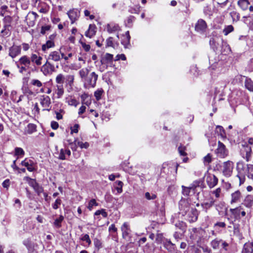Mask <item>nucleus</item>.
Segmentation results:
<instances>
[{"mask_svg": "<svg viewBox=\"0 0 253 253\" xmlns=\"http://www.w3.org/2000/svg\"><path fill=\"white\" fill-rule=\"evenodd\" d=\"M130 39V36L129 34V31H127L126 32L125 35L123 36V39L121 41L122 44L126 47L127 45L129 44Z\"/></svg>", "mask_w": 253, "mask_h": 253, "instance_id": "obj_30", "label": "nucleus"}, {"mask_svg": "<svg viewBox=\"0 0 253 253\" xmlns=\"http://www.w3.org/2000/svg\"><path fill=\"white\" fill-rule=\"evenodd\" d=\"M12 21V18L11 16L7 15L5 16L3 19V22L4 23V27L7 28L10 26V24Z\"/></svg>", "mask_w": 253, "mask_h": 253, "instance_id": "obj_35", "label": "nucleus"}, {"mask_svg": "<svg viewBox=\"0 0 253 253\" xmlns=\"http://www.w3.org/2000/svg\"><path fill=\"white\" fill-rule=\"evenodd\" d=\"M222 41H223L222 39L218 37H215L210 40V43L214 50H218L219 49L220 45L222 44Z\"/></svg>", "mask_w": 253, "mask_h": 253, "instance_id": "obj_11", "label": "nucleus"}, {"mask_svg": "<svg viewBox=\"0 0 253 253\" xmlns=\"http://www.w3.org/2000/svg\"><path fill=\"white\" fill-rule=\"evenodd\" d=\"M55 46L54 41H47L45 44H42V49L44 52L48 49Z\"/></svg>", "mask_w": 253, "mask_h": 253, "instance_id": "obj_29", "label": "nucleus"}, {"mask_svg": "<svg viewBox=\"0 0 253 253\" xmlns=\"http://www.w3.org/2000/svg\"><path fill=\"white\" fill-rule=\"evenodd\" d=\"M106 46L115 47L112 37H109L106 40Z\"/></svg>", "mask_w": 253, "mask_h": 253, "instance_id": "obj_52", "label": "nucleus"}, {"mask_svg": "<svg viewBox=\"0 0 253 253\" xmlns=\"http://www.w3.org/2000/svg\"><path fill=\"white\" fill-rule=\"evenodd\" d=\"M89 70L87 68H83L79 71V75L84 81L88 75Z\"/></svg>", "mask_w": 253, "mask_h": 253, "instance_id": "obj_33", "label": "nucleus"}, {"mask_svg": "<svg viewBox=\"0 0 253 253\" xmlns=\"http://www.w3.org/2000/svg\"><path fill=\"white\" fill-rule=\"evenodd\" d=\"M38 17L39 15L35 12H30L27 15L26 20L29 23L30 26H33L35 24V21Z\"/></svg>", "mask_w": 253, "mask_h": 253, "instance_id": "obj_15", "label": "nucleus"}, {"mask_svg": "<svg viewBox=\"0 0 253 253\" xmlns=\"http://www.w3.org/2000/svg\"><path fill=\"white\" fill-rule=\"evenodd\" d=\"M69 17L73 23L77 19V13L74 11H71L68 13Z\"/></svg>", "mask_w": 253, "mask_h": 253, "instance_id": "obj_43", "label": "nucleus"}, {"mask_svg": "<svg viewBox=\"0 0 253 253\" xmlns=\"http://www.w3.org/2000/svg\"><path fill=\"white\" fill-rule=\"evenodd\" d=\"M42 58L41 56H38L36 54H32L30 58L31 62L35 63L37 66H40L42 64Z\"/></svg>", "mask_w": 253, "mask_h": 253, "instance_id": "obj_25", "label": "nucleus"}, {"mask_svg": "<svg viewBox=\"0 0 253 253\" xmlns=\"http://www.w3.org/2000/svg\"><path fill=\"white\" fill-rule=\"evenodd\" d=\"M175 226L178 227L182 232H184L185 230V226L183 222H177L175 224Z\"/></svg>", "mask_w": 253, "mask_h": 253, "instance_id": "obj_62", "label": "nucleus"}, {"mask_svg": "<svg viewBox=\"0 0 253 253\" xmlns=\"http://www.w3.org/2000/svg\"><path fill=\"white\" fill-rule=\"evenodd\" d=\"M234 30V27L232 25H228L225 27V28L223 30V33L224 35L227 36L230 33L232 32Z\"/></svg>", "mask_w": 253, "mask_h": 253, "instance_id": "obj_41", "label": "nucleus"}, {"mask_svg": "<svg viewBox=\"0 0 253 253\" xmlns=\"http://www.w3.org/2000/svg\"><path fill=\"white\" fill-rule=\"evenodd\" d=\"M164 247L170 253L175 250V244L171 243L170 240H167L164 243Z\"/></svg>", "mask_w": 253, "mask_h": 253, "instance_id": "obj_24", "label": "nucleus"}, {"mask_svg": "<svg viewBox=\"0 0 253 253\" xmlns=\"http://www.w3.org/2000/svg\"><path fill=\"white\" fill-rule=\"evenodd\" d=\"M103 92L102 89H98L94 92V95L96 100L99 101L101 98V95Z\"/></svg>", "mask_w": 253, "mask_h": 253, "instance_id": "obj_42", "label": "nucleus"}, {"mask_svg": "<svg viewBox=\"0 0 253 253\" xmlns=\"http://www.w3.org/2000/svg\"><path fill=\"white\" fill-rule=\"evenodd\" d=\"M81 240L83 241H85L86 243H87L88 246H89L91 243V241L88 234H85L83 235L82 237L81 238Z\"/></svg>", "mask_w": 253, "mask_h": 253, "instance_id": "obj_48", "label": "nucleus"}, {"mask_svg": "<svg viewBox=\"0 0 253 253\" xmlns=\"http://www.w3.org/2000/svg\"><path fill=\"white\" fill-rule=\"evenodd\" d=\"M242 253H253V242L245 244L242 250Z\"/></svg>", "mask_w": 253, "mask_h": 253, "instance_id": "obj_27", "label": "nucleus"}, {"mask_svg": "<svg viewBox=\"0 0 253 253\" xmlns=\"http://www.w3.org/2000/svg\"><path fill=\"white\" fill-rule=\"evenodd\" d=\"M238 6L244 11L246 10L249 8L251 12L253 11V6L250 5V0H239L238 1Z\"/></svg>", "mask_w": 253, "mask_h": 253, "instance_id": "obj_12", "label": "nucleus"}, {"mask_svg": "<svg viewBox=\"0 0 253 253\" xmlns=\"http://www.w3.org/2000/svg\"><path fill=\"white\" fill-rule=\"evenodd\" d=\"M19 62L21 65L28 66V68L31 64V60L27 56L24 55L19 59Z\"/></svg>", "mask_w": 253, "mask_h": 253, "instance_id": "obj_26", "label": "nucleus"}, {"mask_svg": "<svg viewBox=\"0 0 253 253\" xmlns=\"http://www.w3.org/2000/svg\"><path fill=\"white\" fill-rule=\"evenodd\" d=\"M205 231L201 228H193L191 232L190 239L197 243V245L201 247L203 237Z\"/></svg>", "mask_w": 253, "mask_h": 253, "instance_id": "obj_2", "label": "nucleus"}, {"mask_svg": "<svg viewBox=\"0 0 253 253\" xmlns=\"http://www.w3.org/2000/svg\"><path fill=\"white\" fill-rule=\"evenodd\" d=\"M234 163L230 161L225 162L222 164V173L226 177H229L232 173Z\"/></svg>", "mask_w": 253, "mask_h": 253, "instance_id": "obj_6", "label": "nucleus"}, {"mask_svg": "<svg viewBox=\"0 0 253 253\" xmlns=\"http://www.w3.org/2000/svg\"><path fill=\"white\" fill-rule=\"evenodd\" d=\"M247 167L248 177L253 179V165L248 164Z\"/></svg>", "mask_w": 253, "mask_h": 253, "instance_id": "obj_36", "label": "nucleus"}, {"mask_svg": "<svg viewBox=\"0 0 253 253\" xmlns=\"http://www.w3.org/2000/svg\"><path fill=\"white\" fill-rule=\"evenodd\" d=\"M74 81V76L72 75H68L65 76L62 74H58L55 78V82L57 85H63L64 83L72 86Z\"/></svg>", "mask_w": 253, "mask_h": 253, "instance_id": "obj_1", "label": "nucleus"}, {"mask_svg": "<svg viewBox=\"0 0 253 253\" xmlns=\"http://www.w3.org/2000/svg\"><path fill=\"white\" fill-rule=\"evenodd\" d=\"M64 93L63 85H57V94L60 97Z\"/></svg>", "mask_w": 253, "mask_h": 253, "instance_id": "obj_46", "label": "nucleus"}, {"mask_svg": "<svg viewBox=\"0 0 253 253\" xmlns=\"http://www.w3.org/2000/svg\"><path fill=\"white\" fill-rule=\"evenodd\" d=\"M200 182H201L200 181L195 182V183H196L197 185L194 184V186H192V187H186L183 185L182 186V194L184 196H188L190 194V190L191 189L194 190L195 188L197 186H199Z\"/></svg>", "mask_w": 253, "mask_h": 253, "instance_id": "obj_21", "label": "nucleus"}, {"mask_svg": "<svg viewBox=\"0 0 253 253\" xmlns=\"http://www.w3.org/2000/svg\"><path fill=\"white\" fill-rule=\"evenodd\" d=\"M15 153L16 155H22L23 156L25 154L24 150L19 147H16L15 148Z\"/></svg>", "mask_w": 253, "mask_h": 253, "instance_id": "obj_54", "label": "nucleus"}, {"mask_svg": "<svg viewBox=\"0 0 253 253\" xmlns=\"http://www.w3.org/2000/svg\"><path fill=\"white\" fill-rule=\"evenodd\" d=\"M96 28L95 25H89L88 30L85 33V36L89 38H91L96 34Z\"/></svg>", "mask_w": 253, "mask_h": 253, "instance_id": "obj_19", "label": "nucleus"}, {"mask_svg": "<svg viewBox=\"0 0 253 253\" xmlns=\"http://www.w3.org/2000/svg\"><path fill=\"white\" fill-rule=\"evenodd\" d=\"M214 202L215 201L213 199H211L210 202L204 203L203 206L205 208L208 209L212 207L214 205Z\"/></svg>", "mask_w": 253, "mask_h": 253, "instance_id": "obj_53", "label": "nucleus"}, {"mask_svg": "<svg viewBox=\"0 0 253 253\" xmlns=\"http://www.w3.org/2000/svg\"><path fill=\"white\" fill-rule=\"evenodd\" d=\"M207 28V23L203 19L199 20L195 25V30L201 33L204 32Z\"/></svg>", "mask_w": 253, "mask_h": 253, "instance_id": "obj_14", "label": "nucleus"}, {"mask_svg": "<svg viewBox=\"0 0 253 253\" xmlns=\"http://www.w3.org/2000/svg\"><path fill=\"white\" fill-rule=\"evenodd\" d=\"M220 47L221 48L220 50L222 54H228L231 51L229 45L224 41H222V44H221Z\"/></svg>", "mask_w": 253, "mask_h": 253, "instance_id": "obj_22", "label": "nucleus"}, {"mask_svg": "<svg viewBox=\"0 0 253 253\" xmlns=\"http://www.w3.org/2000/svg\"><path fill=\"white\" fill-rule=\"evenodd\" d=\"M98 205V204L96 202L95 200L92 199L88 202L87 208L89 211H91L94 206H97Z\"/></svg>", "mask_w": 253, "mask_h": 253, "instance_id": "obj_44", "label": "nucleus"}, {"mask_svg": "<svg viewBox=\"0 0 253 253\" xmlns=\"http://www.w3.org/2000/svg\"><path fill=\"white\" fill-rule=\"evenodd\" d=\"M93 242H94V244L95 248H97L98 250H99L100 249H101L102 247V243L99 239L95 238Z\"/></svg>", "mask_w": 253, "mask_h": 253, "instance_id": "obj_51", "label": "nucleus"}, {"mask_svg": "<svg viewBox=\"0 0 253 253\" xmlns=\"http://www.w3.org/2000/svg\"><path fill=\"white\" fill-rule=\"evenodd\" d=\"M219 243L220 241L215 239L211 242V245L213 249H216L218 247Z\"/></svg>", "mask_w": 253, "mask_h": 253, "instance_id": "obj_60", "label": "nucleus"}, {"mask_svg": "<svg viewBox=\"0 0 253 253\" xmlns=\"http://www.w3.org/2000/svg\"><path fill=\"white\" fill-rule=\"evenodd\" d=\"M101 214L103 217H106L107 216V213L105 211V210H101L97 211L95 213V215H100Z\"/></svg>", "mask_w": 253, "mask_h": 253, "instance_id": "obj_59", "label": "nucleus"}, {"mask_svg": "<svg viewBox=\"0 0 253 253\" xmlns=\"http://www.w3.org/2000/svg\"><path fill=\"white\" fill-rule=\"evenodd\" d=\"M77 144L81 148L85 149H87L89 146V143L87 142L84 143L82 141H78Z\"/></svg>", "mask_w": 253, "mask_h": 253, "instance_id": "obj_50", "label": "nucleus"}, {"mask_svg": "<svg viewBox=\"0 0 253 253\" xmlns=\"http://www.w3.org/2000/svg\"><path fill=\"white\" fill-rule=\"evenodd\" d=\"M100 62L103 66H105L106 69L108 67L113 66V55L106 53L101 56Z\"/></svg>", "mask_w": 253, "mask_h": 253, "instance_id": "obj_5", "label": "nucleus"}, {"mask_svg": "<svg viewBox=\"0 0 253 253\" xmlns=\"http://www.w3.org/2000/svg\"><path fill=\"white\" fill-rule=\"evenodd\" d=\"M98 79V75L95 72H92L84 81V85L85 88L94 87L96 85V81Z\"/></svg>", "mask_w": 253, "mask_h": 253, "instance_id": "obj_3", "label": "nucleus"}, {"mask_svg": "<svg viewBox=\"0 0 253 253\" xmlns=\"http://www.w3.org/2000/svg\"><path fill=\"white\" fill-rule=\"evenodd\" d=\"M50 28L51 26L50 25L42 26L41 28V33L42 35H44L46 31H48L50 29Z\"/></svg>", "mask_w": 253, "mask_h": 253, "instance_id": "obj_57", "label": "nucleus"}, {"mask_svg": "<svg viewBox=\"0 0 253 253\" xmlns=\"http://www.w3.org/2000/svg\"><path fill=\"white\" fill-rule=\"evenodd\" d=\"M79 128V125L78 124H75L73 127H71V133H78Z\"/></svg>", "mask_w": 253, "mask_h": 253, "instance_id": "obj_64", "label": "nucleus"}, {"mask_svg": "<svg viewBox=\"0 0 253 253\" xmlns=\"http://www.w3.org/2000/svg\"><path fill=\"white\" fill-rule=\"evenodd\" d=\"M107 31L110 33H112L120 30V28L118 24H109L107 27Z\"/></svg>", "mask_w": 253, "mask_h": 253, "instance_id": "obj_28", "label": "nucleus"}, {"mask_svg": "<svg viewBox=\"0 0 253 253\" xmlns=\"http://www.w3.org/2000/svg\"><path fill=\"white\" fill-rule=\"evenodd\" d=\"M214 11V7L211 5H207L204 7V12L205 14L211 16Z\"/></svg>", "mask_w": 253, "mask_h": 253, "instance_id": "obj_32", "label": "nucleus"}, {"mask_svg": "<svg viewBox=\"0 0 253 253\" xmlns=\"http://www.w3.org/2000/svg\"><path fill=\"white\" fill-rule=\"evenodd\" d=\"M115 183L117 185L116 187V189L117 190L118 193H122L123 191L122 187H123V183L121 181L118 180V181H117L115 182Z\"/></svg>", "mask_w": 253, "mask_h": 253, "instance_id": "obj_45", "label": "nucleus"}, {"mask_svg": "<svg viewBox=\"0 0 253 253\" xmlns=\"http://www.w3.org/2000/svg\"><path fill=\"white\" fill-rule=\"evenodd\" d=\"M242 147L240 154L242 158L245 159L247 162H249L251 160L252 154V148L246 142L242 144Z\"/></svg>", "mask_w": 253, "mask_h": 253, "instance_id": "obj_4", "label": "nucleus"}, {"mask_svg": "<svg viewBox=\"0 0 253 253\" xmlns=\"http://www.w3.org/2000/svg\"><path fill=\"white\" fill-rule=\"evenodd\" d=\"M21 51L20 46L13 45L9 49V55L14 58L21 53Z\"/></svg>", "mask_w": 253, "mask_h": 253, "instance_id": "obj_16", "label": "nucleus"}, {"mask_svg": "<svg viewBox=\"0 0 253 253\" xmlns=\"http://www.w3.org/2000/svg\"><path fill=\"white\" fill-rule=\"evenodd\" d=\"M40 103L43 108V111L46 110L49 111L51 110V100L48 96H42L40 99Z\"/></svg>", "mask_w": 253, "mask_h": 253, "instance_id": "obj_7", "label": "nucleus"}, {"mask_svg": "<svg viewBox=\"0 0 253 253\" xmlns=\"http://www.w3.org/2000/svg\"><path fill=\"white\" fill-rule=\"evenodd\" d=\"M186 149V146H183L181 144L179 146L178 151L181 156H185L187 155V153L185 152Z\"/></svg>", "mask_w": 253, "mask_h": 253, "instance_id": "obj_40", "label": "nucleus"}, {"mask_svg": "<svg viewBox=\"0 0 253 253\" xmlns=\"http://www.w3.org/2000/svg\"><path fill=\"white\" fill-rule=\"evenodd\" d=\"M216 132L220 134L222 137H225V132L222 126H217L216 127Z\"/></svg>", "mask_w": 253, "mask_h": 253, "instance_id": "obj_39", "label": "nucleus"}, {"mask_svg": "<svg viewBox=\"0 0 253 253\" xmlns=\"http://www.w3.org/2000/svg\"><path fill=\"white\" fill-rule=\"evenodd\" d=\"M61 200L59 199H57L56 200L55 202L52 205V207L54 209H57L59 208V206L61 205Z\"/></svg>", "mask_w": 253, "mask_h": 253, "instance_id": "obj_61", "label": "nucleus"}, {"mask_svg": "<svg viewBox=\"0 0 253 253\" xmlns=\"http://www.w3.org/2000/svg\"><path fill=\"white\" fill-rule=\"evenodd\" d=\"M49 60H47L46 63L42 67L41 70L42 71L44 75L48 74L49 72L53 71L54 69V67L49 62Z\"/></svg>", "mask_w": 253, "mask_h": 253, "instance_id": "obj_17", "label": "nucleus"}, {"mask_svg": "<svg viewBox=\"0 0 253 253\" xmlns=\"http://www.w3.org/2000/svg\"><path fill=\"white\" fill-rule=\"evenodd\" d=\"M246 88L250 91L253 92V82L250 78H247L245 82Z\"/></svg>", "mask_w": 253, "mask_h": 253, "instance_id": "obj_34", "label": "nucleus"}, {"mask_svg": "<svg viewBox=\"0 0 253 253\" xmlns=\"http://www.w3.org/2000/svg\"><path fill=\"white\" fill-rule=\"evenodd\" d=\"M242 204L247 208H251L253 205V196L249 195L247 196Z\"/></svg>", "mask_w": 253, "mask_h": 253, "instance_id": "obj_20", "label": "nucleus"}, {"mask_svg": "<svg viewBox=\"0 0 253 253\" xmlns=\"http://www.w3.org/2000/svg\"><path fill=\"white\" fill-rule=\"evenodd\" d=\"M230 204L233 205L241 202L242 198V194L239 190H237L231 195Z\"/></svg>", "mask_w": 253, "mask_h": 253, "instance_id": "obj_13", "label": "nucleus"}, {"mask_svg": "<svg viewBox=\"0 0 253 253\" xmlns=\"http://www.w3.org/2000/svg\"><path fill=\"white\" fill-rule=\"evenodd\" d=\"M221 188H218L215 190L212 191V193L214 194L216 198H218L220 197V194H221Z\"/></svg>", "mask_w": 253, "mask_h": 253, "instance_id": "obj_63", "label": "nucleus"}, {"mask_svg": "<svg viewBox=\"0 0 253 253\" xmlns=\"http://www.w3.org/2000/svg\"><path fill=\"white\" fill-rule=\"evenodd\" d=\"M216 153L219 157L223 158L227 156L228 151L225 146L220 141L218 142V147L216 150Z\"/></svg>", "mask_w": 253, "mask_h": 253, "instance_id": "obj_9", "label": "nucleus"}, {"mask_svg": "<svg viewBox=\"0 0 253 253\" xmlns=\"http://www.w3.org/2000/svg\"><path fill=\"white\" fill-rule=\"evenodd\" d=\"M211 162V156L210 154H208L204 158V163L205 165H208Z\"/></svg>", "mask_w": 253, "mask_h": 253, "instance_id": "obj_49", "label": "nucleus"}, {"mask_svg": "<svg viewBox=\"0 0 253 253\" xmlns=\"http://www.w3.org/2000/svg\"><path fill=\"white\" fill-rule=\"evenodd\" d=\"M145 197L148 200H154L157 198V195L154 193L150 194L149 192H146Z\"/></svg>", "mask_w": 253, "mask_h": 253, "instance_id": "obj_47", "label": "nucleus"}, {"mask_svg": "<svg viewBox=\"0 0 253 253\" xmlns=\"http://www.w3.org/2000/svg\"><path fill=\"white\" fill-rule=\"evenodd\" d=\"M58 159H59L60 160H64L66 159L65 151L64 149H61L60 150Z\"/></svg>", "mask_w": 253, "mask_h": 253, "instance_id": "obj_56", "label": "nucleus"}, {"mask_svg": "<svg viewBox=\"0 0 253 253\" xmlns=\"http://www.w3.org/2000/svg\"><path fill=\"white\" fill-rule=\"evenodd\" d=\"M122 231L123 233V237L124 238H126L129 236L131 230L129 227L128 225L126 223H124L122 226Z\"/></svg>", "mask_w": 253, "mask_h": 253, "instance_id": "obj_23", "label": "nucleus"}, {"mask_svg": "<svg viewBox=\"0 0 253 253\" xmlns=\"http://www.w3.org/2000/svg\"><path fill=\"white\" fill-rule=\"evenodd\" d=\"M21 165L26 167L29 171H33L34 170V168L32 165L30 164L29 162L26 161V160L23 161L21 162Z\"/></svg>", "mask_w": 253, "mask_h": 253, "instance_id": "obj_37", "label": "nucleus"}, {"mask_svg": "<svg viewBox=\"0 0 253 253\" xmlns=\"http://www.w3.org/2000/svg\"><path fill=\"white\" fill-rule=\"evenodd\" d=\"M23 244L26 247L27 249L29 248L30 249V248L32 247L33 246V244L29 239L25 240L23 241Z\"/></svg>", "mask_w": 253, "mask_h": 253, "instance_id": "obj_58", "label": "nucleus"}, {"mask_svg": "<svg viewBox=\"0 0 253 253\" xmlns=\"http://www.w3.org/2000/svg\"><path fill=\"white\" fill-rule=\"evenodd\" d=\"M47 60L55 62L60 61L61 60L60 51H53L51 52L48 56Z\"/></svg>", "mask_w": 253, "mask_h": 253, "instance_id": "obj_18", "label": "nucleus"}, {"mask_svg": "<svg viewBox=\"0 0 253 253\" xmlns=\"http://www.w3.org/2000/svg\"><path fill=\"white\" fill-rule=\"evenodd\" d=\"M230 15L233 21H238L240 19V14L235 11H233L230 13Z\"/></svg>", "mask_w": 253, "mask_h": 253, "instance_id": "obj_38", "label": "nucleus"}, {"mask_svg": "<svg viewBox=\"0 0 253 253\" xmlns=\"http://www.w3.org/2000/svg\"><path fill=\"white\" fill-rule=\"evenodd\" d=\"M242 209H243L241 207V206H239L235 209H231L230 210V211L232 214H234V215L239 214V213L241 212V215L242 216H245L246 213L245 211H241V210Z\"/></svg>", "mask_w": 253, "mask_h": 253, "instance_id": "obj_31", "label": "nucleus"}, {"mask_svg": "<svg viewBox=\"0 0 253 253\" xmlns=\"http://www.w3.org/2000/svg\"><path fill=\"white\" fill-rule=\"evenodd\" d=\"M31 84L38 87H41L42 85V82L36 79L32 80L31 81Z\"/></svg>", "mask_w": 253, "mask_h": 253, "instance_id": "obj_55", "label": "nucleus"}, {"mask_svg": "<svg viewBox=\"0 0 253 253\" xmlns=\"http://www.w3.org/2000/svg\"><path fill=\"white\" fill-rule=\"evenodd\" d=\"M206 182L210 188L214 187L218 183V178L213 174L208 173L206 178Z\"/></svg>", "mask_w": 253, "mask_h": 253, "instance_id": "obj_10", "label": "nucleus"}, {"mask_svg": "<svg viewBox=\"0 0 253 253\" xmlns=\"http://www.w3.org/2000/svg\"><path fill=\"white\" fill-rule=\"evenodd\" d=\"M29 178L30 179L29 184L34 189L38 195L40 196L41 194L43 192V187L36 181V179L30 178Z\"/></svg>", "mask_w": 253, "mask_h": 253, "instance_id": "obj_8", "label": "nucleus"}]
</instances>
